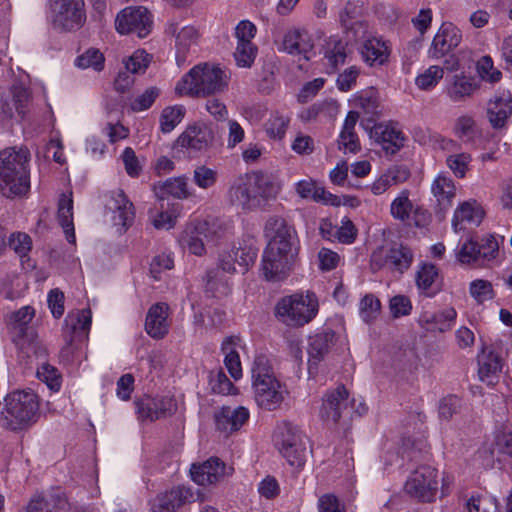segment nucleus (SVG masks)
I'll list each match as a JSON object with an SVG mask.
<instances>
[{
	"label": "nucleus",
	"instance_id": "b1692460",
	"mask_svg": "<svg viewBox=\"0 0 512 512\" xmlns=\"http://www.w3.org/2000/svg\"><path fill=\"white\" fill-rule=\"evenodd\" d=\"M314 43L311 36L304 29L288 30L282 41V48L289 54L302 56L309 60L313 54Z\"/></svg>",
	"mask_w": 512,
	"mask_h": 512
},
{
	"label": "nucleus",
	"instance_id": "cd10ccee",
	"mask_svg": "<svg viewBox=\"0 0 512 512\" xmlns=\"http://www.w3.org/2000/svg\"><path fill=\"white\" fill-rule=\"evenodd\" d=\"M110 209L114 211L113 221L126 229L134 220L135 212L132 202L129 201L123 190L110 192Z\"/></svg>",
	"mask_w": 512,
	"mask_h": 512
},
{
	"label": "nucleus",
	"instance_id": "09e8293b",
	"mask_svg": "<svg viewBox=\"0 0 512 512\" xmlns=\"http://www.w3.org/2000/svg\"><path fill=\"white\" fill-rule=\"evenodd\" d=\"M355 101L356 106L369 116V120H374L381 114L378 93L374 89L361 92Z\"/></svg>",
	"mask_w": 512,
	"mask_h": 512
},
{
	"label": "nucleus",
	"instance_id": "052dcab7",
	"mask_svg": "<svg viewBox=\"0 0 512 512\" xmlns=\"http://www.w3.org/2000/svg\"><path fill=\"white\" fill-rule=\"evenodd\" d=\"M210 386L213 393L221 395H233L237 389L222 370L211 374Z\"/></svg>",
	"mask_w": 512,
	"mask_h": 512
},
{
	"label": "nucleus",
	"instance_id": "4468645a",
	"mask_svg": "<svg viewBox=\"0 0 512 512\" xmlns=\"http://www.w3.org/2000/svg\"><path fill=\"white\" fill-rule=\"evenodd\" d=\"M153 21L146 8L128 7L116 17L115 27L121 34L135 33L139 38H145L152 30Z\"/></svg>",
	"mask_w": 512,
	"mask_h": 512
},
{
	"label": "nucleus",
	"instance_id": "2eb2a0df",
	"mask_svg": "<svg viewBox=\"0 0 512 512\" xmlns=\"http://www.w3.org/2000/svg\"><path fill=\"white\" fill-rule=\"evenodd\" d=\"M352 400L349 398L348 390L344 385H338L335 389L328 391L320 409V416L326 422L337 423L343 416L350 414Z\"/></svg>",
	"mask_w": 512,
	"mask_h": 512
},
{
	"label": "nucleus",
	"instance_id": "c03bdc74",
	"mask_svg": "<svg viewBox=\"0 0 512 512\" xmlns=\"http://www.w3.org/2000/svg\"><path fill=\"white\" fill-rule=\"evenodd\" d=\"M189 490L184 487L173 488L160 495L153 512H175L188 498Z\"/></svg>",
	"mask_w": 512,
	"mask_h": 512
},
{
	"label": "nucleus",
	"instance_id": "412c9836",
	"mask_svg": "<svg viewBox=\"0 0 512 512\" xmlns=\"http://www.w3.org/2000/svg\"><path fill=\"white\" fill-rule=\"evenodd\" d=\"M166 33L175 38L176 60L180 65L185 62L190 49L197 45L199 40L198 30L194 26H181L179 22L172 21L168 24Z\"/></svg>",
	"mask_w": 512,
	"mask_h": 512
},
{
	"label": "nucleus",
	"instance_id": "37998d69",
	"mask_svg": "<svg viewBox=\"0 0 512 512\" xmlns=\"http://www.w3.org/2000/svg\"><path fill=\"white\" fill-rule=\"evenodd\" d=\"M239 340L240 339L238 337L230 336L225 338L221 345V350L225 354V367L235 380L242 377L240 357L236 351V346L238 345Z\"/></svg>",
	"mask_w": 512,
	"mask_h": 512
},
{
	"label": "nucleus",
	"instance_id": "ea45409f",
	"mask_svg": "<svg viewBox=\"0 0 512 512\" xmlns=\"http://www.w3.org/2000/svg\"><path fill=\"white\" fill-rule=\"evenodd\" d=\"M347 56V42L337 36H332L326 41L324 57L331 73L336 72L345 63Z\"/></svg>",
	"mask_w": 512,
	"mask_h": 512
},
{
	"label": "nucleus",
	"instance_id": "72a5a7b5",
	"mask_svg": "<svg viewBox=\"0 0 512 512\" xmlns=\"http://www.w3.org/2000/svg\"><path fill=\"white\" fill-rule=\"evenodd\" d=\"M202 237L208 242H215L225 237L231 229L230 222L223 218L212 217L193 221Z\"/></svg>",
	"mask_w": 512,
	"mask_h": 512
},
{
	"label": "nucleus",
	"instance_id": "f8f14e48",
	"mask_svg": "<svg viewBox=\"0 0 512 512\" xmlns=\"http://www.w3.org/2000/svg\"><path fill=\"white\" fill-rule=\"evenodd\" d=\"M437 489V470L429 465L417 467L405 483V491L422 502L433 501Z\"/></svg>",
	"mask_w": 512,
	"mask_h": 512
},
{
	"label": "nucleus",
	"instance_id": "f704fd0d",
	"mask_svg": "<svg viewBox=\"0 0 512 512\" xmlns=\"http://www.w3.org/2000/svg\"><path fill=\"white\" fill-rule=\"evenodd\" d=\"M154 191L160 198L172 196L176 199H188L193 193L189 190L188 179L184 176L169 178L154 185Z\"/></svg>",
	"mask_w": 512,
	"mask_h": 512
},
{
	"label": "nucleus",
	"instance_id": "5701e85b",
	"mask_svg": "<svg viewBox=\"0 0 512 512\" xmlns=\"http://www.w3.org/2000/svg\"><path fill=\"white\" fill-rule=\"evenodd\" d=\"M169 314L170 307L164 302L155 303L149 308L145 319V331L150 337L162 339L168 334L170 327Z\"/></svg>",
	"mask_w": 512,
	"mask_h": 512
},
{
	"label": "nucleus",
	"instance_id": "393cba45",
	"mask_svg": "<svg viewBox=\"0 0 512 512\" xmlns=\"http://www.w3.org/2000/svg\"><path fill=\"white\" fill-rule=\"evenodd\" d=\"M226 474V466L219 458H210L200 465L193 464L191 468L193 481L202 486L215 484Z\"/></svg>",
	"mask_w": 512,
	"mask_h": 512
},
{
	"label": "nucleus",
	"instance_id": "f257e3e1",
	"mask_svg": "<svg viewBox=\"0 0 512 512\" xmlns=\"http://www.w3.org/2000/svg\"><path fill=\"white\" fill-rule=\"evenodd\" d=\"M265 234L270 238L262 257V272L267 281L284 280L295 261V230L281 217H270L265 224Z\"/></svg>",
	"mask_w": 512,
	"mask_h": 512
},
{
	"label": "nucleus",
	"instance_id": "423d86ee",
	"mask_svg": "<svg viewBox=\"0 0 512 512\" xmlns=\"http://www.w3.org/2000/svg\"><path fill=\"white\" fill-rule=\"evenodd\" d=\"M228 76L220 67L208 63L193 67L177 83L175 91L179 95L205 97L224 91Z\"/></svg>",
	"mask_w": 512,
	"mask_h": 512
},
{
	"label": "nucleus",
	"instance_id": "39448f33",
	"mask_svg": "<svg viewBox=\"0 0 512 512\" xmlns=\"http://www.w3.org/2000/svg\"><path fill=\"white\" fill-rule=\"evenodd\" d=\"M39 418V401L37 395L30 390H16L4 398L0 410V423L9 430L26 429Z\"/></svg>",
	"mask_w": 512,
	"mask_h": 512
},
{
	"label": "nucleus",
	"instance_id": "e433bc0d",
	"mask_svg": "<svg viewBox=\"0 0 512 512\" xmlns=\"http://www.w3.org/2000/svg\"><path fill=\"white\" fill-rule=\"evenodd\" d=\"M454 135L464 144H475L482 132L473 116L464 114L456 118L453 126Z\"/></svg>",
	"mask_w": 512,
	"mask_h": 512
},
{
	"label": "nucleus",
	"instance_id": "13d9d810",
	"mask_svg": "<svg viewBox=\"0 0 512 512\" xmlns=\"http://www.w3.org/2000/svg\"><path fill=\"white\" fill-rule=\"evenodd\" d=\"M290 118L279 114L278 112L271 115L265 124L266 133L270 138L282 139L286 133Z\"/></svg>",
	"mask_w": 512,
	"mask_h": 512
},
{
	"label": "nucleus",
	"instance_id": "1a4fd4ad",
	"mask_svg": "<svg viewBox=\"0 0 512 512\" xmlns=\"http://www.w3.org/2000/svg\"><path fill=\"white\" fill-rule=\"evenodd\" d=\"M52 27L60 32L80 29L86 21L84 0H48Z\"/></svg>",
	"mask_w": 512,
	"mask_h": 512
},
{
	"label": "nucleus",
	"instance_id": "2f4dec72",
	"mask_svg": "<svg viewBox=\"0 0 512 512\" xmlns=\"http://www.w3.org/2000/svg\"><path fill=\"white\" fill-rule=\"evenodd\" d=\"M456 317V310L449 307L434 313L424 312L420 317V324L428 331L446 332L451 329Z\"/></svg>",
	"mask_w": 512,
	"mask_h": 512
},
{
	"label": "nucleus",
	"instance_id": "a878e982",
	"mask_svg": "<svg viewBox=\"0 0 512 512\" xmlns=\"http://www.w3.org/2000/svg\"><path fill=\"white\" fill-rule=\"evenodd\" d=\"M249 415L248 409L243 406L222 407L215 413L216 428L228 435L238 431L248 421Z\"/></svg>",
	"mask_w": 512,
	"mask_h": 512
},
{
	"label": "nucleus",
	"instance_id": "c85d7f7f",
	"mask_svg": "<svg viewBox=\"0 0 512 512\" xmlns=\"http://www.w3.org/2000/svg\"><path fill=\"white\" fill-rule=\"evenodd\" d=\"M483 218L484 211L476 202H464L454 212L452 227L459 232L465 230L467 225H480Z\"/></svg>",
	"mask_w": 512,
	"mask_h": 512
},
{
	"label": "nucleus",
	"instance_id": "4d7b16f0",
	"mask_svg": "<svg viewBox=\"0 0 512 512\" xmlns=\"http://www.w3.org/2000/svg\"><path fill=\"white\" fill-rule=\"evenodd\" d=\"M476 70L479 78L483 81L496 83L501 80L502 73L494 68L493 60L489 56H482L477 61Z\"/></svg>",
	"mask_w": 512,
	"mask_h": 512
},
{
	"label": "nucleus",
	"instance_id": "4be33fe9",
	"mask_svg": "<svg viewBox=\"0 0 512 512\" xmlns=\"http://www.w3.org/2000/svg\"><path fill=\"white\" fill-rule=\"evenodd\" d=\"M370 138L379 144L386 155H394L404 147L406 137L395 126L378 123L370 130Z\"/></svg>",
	"mask_w": 512,
	"mask_h": 512
},
{
	"label": "nucleus",
	"instance_id": "e2e57ef3",
	"mask_svg": "<svg viewBox=\"0 0 512 512\" xmlns=\"http://www.w3.org/2000/svg\"><path fill=\"white\" fill-rule=\"evenodd\" d=\"M470 294L478 302L483 303L494 298V290L491 282L477 279L470 283Z\"/></svg>",
	"mask_w": 512,
	"mask_h": 512
},
{
	"label": "nucleus",
	"instance_id": "79ce46f5",
	"mask_svg": "<svg viewBox=\"0 0 512 512\" xmlns=\"http://www.w3.org/2000/svg\"><path fill=\"white\" fill-rule=\"evenodd\" d=\"M431 191L437 200L441 210H446L452 205L456 195V187L447 176L439 175L431 185Z\"/></svg>",
	"mask_w": 512,
	"mask_h": 512
},
{
	"label": "nucleus",
	"instance_id": "864d4df0",
	"mask_svg": "<svg viewBox=\"0 0 512 512\" xmlns=\"http://www.w3.org/2000/svg\"><path fill=\"white\" fill-rule=\"evenodd\" d=\"M104 61L105 58L98 49L89 48L76 58L75 64L81 69L93 68L95 71H101L104 67Z\"/></svg>",
	"mask_w": 512,
	"mask_h": 512
},
{
	"label": "nucleus",
	"instance_id": "dca6fc26",
	"mask_svg": "<svg viewBox=\"0 0 512 512\" xmlns=\"http://www.w3.org/2000/svg\"><path fill=\"white\" fill-rule=\"evenodd\" d=\"M135 405L138 418L149 422L169 417L177 410V404L174 399L167 396H145L136 400Z\"/></svg>",
	"mask_w": 512,
	"mask_h": 512
},
{
	"label": "nucleus",
	"instance_id": "9d476101",
	"mask_svg": "<svg viewBox=\"0 0 512 512\" xmlns=\"http://www.w3.org/2000/svg\"><path fill=\"white\" fill-rule=\"evenodd\" d=\"M413 252L408 246L394 244L391 247L380 246L370 257V267L373 272L387 268L392 272L403 274L413 262Z\"/></svg>",
	"mask_w": 512,
	"mask_h": 512
},
{
	"label": "nucleus",
	"instance_id": "774afa93",
	"mask_svg": "<svg viewBox=\"0 0 512 512\" xmlns=\"http://www.w3.org/2000/svg\"><path fill=\"white\" fill-rule=\"evenodd\" d=\"M318 512H347L345 505L332 493H326L319 497Z\"/></svg>",
	"mask_w": 512,
	"mask_h": 512
},
{
	"label": "nucleus",
	"instance_id": "8fccbe9b",
	"mask_svg": "<svg viewBox=\"0 0 512 512\" xmlns=\"http://www.w3.org/2000/svg\"><path fill=\"white\" fill-rule=\"evenodd\" d=\"M381 313V302L372 293L366 294L359 302V314L365 323L374 322Z\"/></svg>",
	"mask_w": 512,
	"mask_h": 512
},
{
	"label": "nucleus",
	"instance_id": "6e6d98bb",
	"mask_svg": "<svg viewBox=\"0 0 512 512\" xmlns=\"http://www.w3.org/2000/svg\"><path fill=\"white\" fill-rule=\"evenodd\" d=\"M10 97L16 105L17 116L21 119L24 118L31 101L29 90L21 84H15L11 88Z\"/></svg>",
	"mask_w": 512,
	"mask_h": 512
},
{
	"label": "nucleus",
	"instance_id": "7ed1b4c3",
	"mask_svg": "<svg viewBox=\"0 0 512 512\" xmlns=\"http://www.w3.org/2000/svg\"><path fill=\"white\" fill-rule=\"evenodd\" d=\"M29 160L30 152L25 147L0 152V193L6 198L20 197L29 191Z\"/></svg>",
	"mask_w": 512,
	"mask_h": 512
},
{
	"label": "nucleus",
	"instance_id": "f3484780",
	"mask_svg": "<svg viewBox=\"0 0 512 512\" xmlns=\"http://www.w3.org/2000/svg\"><path fill=\"white\" fill-rule=\"evenodd\" d=\"M498 243L493 236L482 239L481 243L468 239L457 253L458 260L463 264L481 263L496 257Z\"/></svg>",
	"mask_w": 512,
	"mask_h": 512
},
{
	"label": "nucleus",
	"instance_id": "6e6552de",
	"mask_svg": "<svg viewBox=\"0 0 512 512\" xmlns=\"http://www.w3.org/2000/svg\"><path fill=\"white\" fill-rule=\"evenodd\" d=\"M274 441L282 456L296 468L303 467L308 456L307 439L300 429L288 421L278 424Z\"/></svg>",
	"mask_w": 512,
	"mask_h": 512
},
{
	"label": "nucleus",
	"instance_id": "3c124183",
	"mask_svg": "<svg viewBox=\"0 0 512 512\" xmlns=\"http://www.w3.org/2000/svg\"><path fill=\"white\" fill-rule=\"evenodd\" d=\"M438 277V269L433 264H423L416 274L417 287L426 293L427 296L434 295L435 292H429L433 283Z\"/></svg>",
	"mask_w": 512,
	"mask_h": 512
},
{
	"label": "nucleus",
	"instance_id": "49530a36",
	"mask_svg": "<svg viewBox=\"0 0 512 512\" xmlns=\"http://www.w3.org/2000/svg\"><path fill=\"white\" fill-rule=\"evenodd\" d=\"M334 332L326 330L310 337L308 353L311 359L320 361L334 342Z\"/></svg>",
	"mask_w": 512,
	"mask_h": 512
},
{
	"label": "nucleus",
	"instance_id": "7c9ffc66",
	"mask_svg": "<svg viewBox=\"0 0 512 512\" xmlns=\"http://www.w3.org/2000/svg\"><path fill=\"white\" fill-rule=\"evenodd\" d=\"M480 88L479 81L463 74L454 75L447 87V96L453 102H461L472 97Z\"/></svg>",
	"mask_w": 512,
	"mask_h": 512
},
{
	"label": "nucleus",
	"instance_id": "aec40b11",
	"mask_svg": "<svg viewBox=\"0 0 512 512\" xmlns=\"http://www.w3.org/2000/svg\"><path fill=\"white\" fill-rule=\"evenodd\" d=\"M461 40L460 30L451 22H444L433 38L428 55L431 59H441L458 47Z\"/></svg>",
	"mask_w": 512,
	"mask_h": 512
},
{
	"label": "nucleus",
	"instance_id": "bf43d9fd",
	"mask_svg": "<svg viewBox=\"0 0 512 512\" xmlns=\"http://www.w3.org/2000/svg\"><path fill=\"white\" fill-rule=\"evenodd\" d=\"M257 47L251 41L237 42L234 58L238 66L250 67L256 57Z\"/></svg>",
	"mask_w": 512,
	"mask_h": 512
},
{
	"label": "nucleus",
	"instance_id": "a18cd8bd",
	"mask_svg": "<svg viewBox=\"0 0 512 512\" xmlns=\"http://www.w3.org/2000/svg\"><path fill=\"white\" fill-rule=\"evenodd\" d=\"M203 239L197 226L192 221L186 225L179 241L183 248L187 249L190 253L201 256L206 251Z\"/></svg>",
	"mask_w": 512,
	"mask_h": 512
},
{
	"label": "nucleus",
	"instance_id": "20e7f679",
	"mask_svg": "<svg viewBox=\"0 0 512 512\" xmlns=\"http://www.w3.org/2000/svg\"><path fill=\"white\" fill-rule=\"evenodd\" d=\"M279 185L271 176L254 172L237 179L229 190L231 202L243 210L252 211L276 197Z\"/></svg>",
	"mask_w": 512,
	"mask_h": 512
},
{
	"label": "nucleus",
	"instance_id": "473e14b6",
	"mask_svg": "<svg viewBox=\"0 0 512 512\" xmlns=\"http://www.w3.org/2000/svg\"><path fill=\"white\" fill-rule=\"evenodd\" d=\"M478 375L482 382L488 385H494L501 373L502 364L500 357L492 351L488 353L485 350L478 356Z\"/></svg>",
	"mask_w": 512,
	"mask_h": 512
},
{
	"label": "nucleus",
	"instance_id": "a211bd4d",
	"mask_svg": "<svg viewBox=\"0 0 512 512\" xmlns=\"http://www.w3.org/2000/svg\"><path fill=\"white\" fill-rule=\"evenodd\" d=\"M35 315V310L31 306L21 307L13 312L8 321V326L12 334V339L16 345L24 349L30 345L35 338V332L29 323Z\"/></svg>",
	"mask_w": 512,
	"mask_h": 512
},
{
	"label": "nucleus",
	"instance_id": "4c0bfd02",
	"mask_svg": "<svg viewBox=\"0 0 512 512\" xmlns=\"http://www.w3.org/2000/svg\"><path fill=\"white\" fill-rule=\"evenodd\" d=\"M57 218L59 224L63 228L67 241L69 243H75L72 192L69 194H62L60 196L58 201Z\"/></svg>",
	"mask_w": 512,
	"mask_h": 512
},
{
	"label": "nucleus",
	"instance_id": "de8ad7c7",
	"mask_svg": "<svg viewBox=\"0 0 512 512\" xmlns=\"http://www.w3.org/2000/svg\"><path fill=\"white\" fill-rule=\"evenodd\" d=\"M205 292L213 297L226 296L230 293L228 278L220 269L212 268L206 273Z\"/></svg>",
	"mask_w": 512,
	"mask_h": 512
},
{
	"label": "nucleus",
	"instance_id": "c756f323",
	"mask_svg": "<svg viewBox=\"0 0 512 512\" xmlns=\"http://www.w3.org/2000/svg\"><path fill=\"white\" fill-rule=\"evenodd\" d=\"M512 97L509 93L506 95L495 96L488 103L487 117L494 129L503 128L507 119L512 114Z\"/></svg>",
	"mask_w": 512,
	"mask_h": 512
},
{
	"label": "nucleus",
	"instance_id": "58836bf2",
	"mask_svg": "<svg viewBox=\"0 0 512 512\" xmlns=\"http://www.w3.org/2000/svg\"><path fill=\"white\" fill-rule=\"evenodd\" d=\"M409 177L410 173L406 168H390L372 183L371 192L374 195H382L390 187L404 183Z\"/></svg>",
	"mask_w": 512,
	"mask_h": 512
},
{
	"label": "nucleus",
	"instance_id": "ddd939ff",
	"mask_svg": "<svg viewBox=\"0 0 512 512\" xmlns=\"http://www.w3.org/2000/svg\"><path fill=\"white\" fill-rule=\"evenodd\" d=\"M66 345L61 350V357L70 361L77 349V343L88 339L91 327V311L80 310L69 313L65 319Z\"/></svg>",
	"mask_w": 512,
	"mask_h": 512
},
{
	"label": "nucleus",
	"instance_id": "0eeeda50",
	"mask_svg": "<svg viewBox=\"0 0 512 512\" xmlns=\"http://www.w3.org/2000/svg\"><path fill=\"white\" fill-rule=\"evenodd\" d=\"M318 299L313 292L283 297L275 307L277 318L288 326L300 327L309 323L318 312Z\"/></svg>",
	"mask_w": 512,
	"mask_h": 512
},
{
	"label": "nucleus",
	"instance_id": "9b49d317",
	"mask_svg": "<svg viewBox=\"0 0 512 512\" xmlns=\"http://www.w3.org/2000/svg\"><path fill=\"white\" fill-rule=\"evenodd\" d=\"M410 191L402 190L390 205V215L393 219L417 228H424L431 222V214L424 208L414 205L410 200Z\"/></svg>",
	"mask_w": 512,
	"mask_h": 512
},
{
	"label": "nucleus",
	"instance_id": "c9c22d12",
	"mask_svg": "<svg viewBox=\"0 0 512 512\" xmlns=\"http://www.w3.org/2000/svg\"><path fill=\"white\" fill-rule=\"evenodd\" d=\"M358 117V112L350 111L345 118L338 140V148L344 153H356L360 150L359 140L354 131Z\"/></svg>",
	"mask_w": 512,
	"mask_h": 512
},
{
	"label": "nucleus",
	"instance_id": "338daca9",
	"mask_svg": "<svg viewBox=\"0 0 512 512\" xmlns=\"http://www.w3.org/2000/svg\"><path fill=\"white\" fill-rule=\"evenodd\" d=\"M8 246L19 256H25L31 249V238L26 233H12L8 239Z\"/></svg>",
	"mask_w": 512,
	"mask_h": 512
},
{
	"label": "nucleus",
	"instance_id": "a19ab883",
	"mask_svg": "<svg viewBox=\"0 0 512 512\" xmlns=\"http://www.w3.org/2000/svg\"><path fill=\"white\" fill-rule=\"evenodd\" d=\"M363 60L370 66L384 64L389 56L386 43L378 38H370L364 41L361 48Z\"/></svg>",
	"mask_w": 512,
	"mask_h": 512
},
{
	"label": "nucleus",
	"instance_id": "0e129e2a",
	"mask_svg": "<svg viewBox=\"0 0 512 512\" xmlns=\"http://www.w3.org/2000/svg\"><path fill=\"white\" fill-rule=\"evenodd\" d=\"M152 57L144 50H136L125 62L127 71L136 74L143 73L151 62Z\"/></svg>",
	"mask_w": 512,
	"mask_h": 512
},
{
	"label": "nucleus",
	"instance_id": "69168bd1",
	"mask_svg": "<svg viewBox=\"0 0 512 512\" xmlns=\"http://www.w3.org/2000/svg\"><path fill=\"white\" fill-rule=\"evenodd\" d=\"M362 11L360 0H349L344 9L340 12L341 25L348 27L349 23L355 20H361Z\"/></svg>",
	"mask_w": 512,
	"mask_h": 512
},
{
	"label": "nucleus",
	"instance_id": "f03ea898",
	"mask_svg": "<svg viewBox=\"0 0 512 512\" xmlns=\"http://www.w3.org/2000/svg\"><path fill=\"white\" fill-rule=\"evenodd\" d=\"M252 388L257 405L267 411H275L288 395L286 385L275 375L273 365L265 354L255 356L252 368Z\"/></svg>",
	"mask_w": 512,
	"mask_h": 512
},
{
	"label": "nucleus",
	"instance_id": "680f3d73",
	"mask_svg": "<svg viewBox=\"0 0 512 512\" xmlns=\"http://www.w3.org/2000/svg\"><path fill=\"white\" fill-rule=\"evenodd\" d=\"M443 78V68L438 65H432L420 74L415 82L416 85L422 90H428L438 84Z\"/></svg>",
	"mask_w": 512,
	"mask_h": 512
},
{
	"label": "nucleus",
	"instance_id": "bb28decb",
	"mask_svg": "<svg viewBox=\"0 0 512 512\" xmlns=\"http://www.w3.org/2000/svg\"><path fill=\"white\" fill-rule=\"evenodd\" d=\"M71 502L63 492L57 491L48 496L37 493L31 497L27 505L19 512H55L56 509L70 508Z\"/></svg>",
	"mask_w": 512,
	"mask_h": 512
},
{
	"label": "nucleus",
	"instance_id": "6ab92c4d",
	"mask_svg": "<svg viewBox=\"0 0 512 512\" xmlns=\"http://www.w3.org/2000/svg\"><path fill=\"white\" fill-rule=\"evenodd\" d=\"M214 136L212 123L197 122L185 129L178 137L177 144L193 151H204L212 146Z\"/></svg>",
	"mask_w": 512,
	"mask_h": 512
},
{
	"label": "nucleus",
	"instance_id": "603ef678",
	"mask_svg": "<svg viewBox=\"0 0 512 512\" xmlns=\"http://www.w3.org/2000/svg\"><path fill=\"white\" fill-rule=\"evenodd\" d=\"M185 108L183 106L166 107L160 117V128L163 133L171 132L183 119Z\"/></svg>",
	"mask_w": 512,
	"mask_h": 512
},
{
	"label": "nucleus",
	"instance_id": "5fc2aeb1",
	"mask_svg": "<svg viewBox=\"0 0 512 512\" xmlns=\"http://www.w3.org/2000/svg\"><path fill=\"white\" fill-rule=\"evenodd\" d=\"M218 179V172L206 165L196 166L193 171V182L199 188L208 190L212 188Z\"/></svg>",
	"mask_w": 512,
	"mask_h": 512
}]
</instances>
